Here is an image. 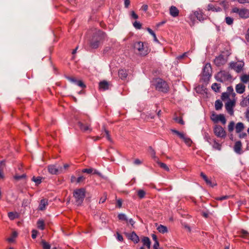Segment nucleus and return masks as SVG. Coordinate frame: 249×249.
Here are the masks:
<instances>
[{
    "label": "nucleus",
    "mask_w": 249,
    "mask_h": 249,
    "mask_svg": "<svg viewBox=\"0 0 249 249\" xmlns=\"http://www.w3.org/2000/svg\"><path fill=\"white\" fill-rule=\"evenodd\" d=\"M145 192L143 190H139L138 191V196H139L140 198H143L145 196Z\"/></svg>",
    "instance_id": "43"
},
{
    "label": "nucleus",
    "mask_w": 249,
    "mask_h": 249,
    "mask_svg": "<svg viewBox=\"0 0 249 249\" xmlns=\"http://www.w3.org/2000/svg\"><path fill=\"white\" fill-rule=\"evenodd\" d=\"M85 178L83 176H80L77 178V183H80L84 181Z\"/></svg>",
    "instance_id": "56"
},
{
    "label": "nucleus",
    "mask_w": 249,
    "mask_h": 249,
    "mask_svg": "<svg viewBox=\"0 0 249 249\" xmlns=\"http://www.w3.org/2000/svg\"><path fill=\"white\" fill-rule=\"evenodd\" d=\"M118 75L122 79H124L127 77V73L125 70L121 69L119 71Z\"/></svg>",
    "instance_id": "26"
},
{
    "label": "nucleus",
    "mask_w": 249,
    "mask_h": 249,
    "mask_svg": "<svg viewBox=\"0 0 249 249\" xmlns=\"http://www.w3.org/2000/svg\"><path fill=\"white\" fill-rule=\"evenodd\" d=\"M241 236L243 238H245L249 235V233L246 230H242L240 231Z\"/></svg>",
    "instance_id": "47"
},
{
    "label": "nucleus",
    "mask_w": 249,
    "mask_h": 249,
    "mask_svg": "<svg viewBox=\"0 0 249 249\" xmlns=\"http://www.w3.org/2000/svg\"><path fill=\"white\" fill-rule=\"evenodd\" d=\"M234 123L233 122H231L228 125V130L229 132H232L234 129Z\"/></svg>",
    "instance_id": "48"
},
{
    "label": "nucleus",
    "mask_w": 249,
    "mask_h": 249,
    "mask_svg": "<svg viewBox=\"0 0 249 249\" xmlns=\"http://www.w3.org/2000/svg\"><path fill=\"white\" fill-rule=\"evenodd\" d=\"M131 17L134 19L138 18V16L133 11L131 12Z\"/></svg>",
    "instance_id": "57"
},
{
    "label": "nucleus",
    "mask_w": 249,
    "mask_h": 249,
    "mask_svg": "<svg viewBox=\"0 0 249 249\" xmlns=\"http://www.w3.org/2000/svg\"><path fill=\"white\" fill-rule=\"evenodd\" d=\"M41 243L43 246V249H50L51 246L48 243L45 241H42ZM53 249H57V248L54 247L53 248Z\"/></svg>",
    "instance_id": "37"
},
{
    "label": "nucleus",
    "mask_w": 249,
    "mask_h": 249,
    "mask_svg": "<svg viewBox=\"0 0 249 249\" xmlns=\"http://www.w3.org/2000/svg\"><path fill=\"white\" fill-rule=\"evenodd\" d=\"M213 147L217 150H220L221 148V145L218 142H217L215 140L213 141Z\"/></svg>",
    "instance_id": "42"
},
{
    "label": "nucleus",
    "mask_w": 249,
    "mask_h": 249,
    "mask_svg": "<svg viewBox=\"0 0 249 249\" xmlns=\"http://www.w3.org/2000/svg\"><path fill=\"white\" fill-rule=\"evenodd\" d=\"M4 167V162L3 161H0V179H3L4 178L3 169Z\"/></svg>",
    "instance_id": "30"
},
{
    "label": "nucleus",
    "mask_w": 249,
    "mask_h": 249,
    "mask_svg": "<svg viewBox=\"0 0 249 249\" xmlns=\"http://www.w3.org/2000/svg\"><path fill=\"white\" fill-rule=\"evenodd\" d=\"M99 89L102 90H106L109 89V83L106 81H103L99 83Z\"/></svg>",
    "instance_id": "19"
},
{
    "label": "nucleus",
    "mask_w": 249,
    "mask_h": 249,
    "mask_svg": "<svg viewBox=\"0 0 249 249\" xmlns=\"http://www.w3.org/2000/svg\"><path fill=\"white\" fill-rule=\"evenodd\" d=\"M229 197V196H224L221 197H217L216 199L218 200H223L224 199H226Z\"/></svg>",
    "instance_id": "60"
},
{
    "label": "nucleus",
    "mask_w": 249,
    "mask_h": 249,
    "mask_svg": "<svg viewBox=\"0 0 249 249\" xmlns=\"http://www.w3.org/2000/svg\"><path fill=\"white\" fill-rule=\"evenodd\" d=\"M245 86L242 83H239L235 86V90L239 94H242L245 91Z\"/></svg>",
    "instance_id": "15"
},
{
    "label": "nucleus",
    "mask_w": 249,
    "mask_h": 249,
    "mask_svg": "<svg viewBox=\"0 0 249 249\" xmlns=\"http://www.w3.org/2000/svg\"><path fill=\"white\" fill-rule=\"evenodd\" d=\"M242 143L240 141H237L235 142L234 146V150L237 153L240 154L241 153Z\"/></svg>",
    "instance_id": "20"
},
{
    "label": "nucleus",
    "mask_w": 249,
    "mask_h": 249,
    "mask_svg": "<svg viewBox=\"0 0 249 249\" xmlns=\"http://www.w3.org/2000/svg\"><path fill=\"white\" fill-rule=\"evenodd\" d=\"M240 104L242 107H249V94L246 97L243 98Z\"/></svg>",
    "instance_id": "16"
},
{
    "label": "nucleus",
    "mask_w": 249,
    "mask_h": 249,
    "mask_svg": "<svg viewBox=\"0 0 249 249\" xmlns=\"http://www.w3.org/2000/svg\"><path fill=\"white\" fill-rule=\"evenodd\" d=\"M244 65V63L242 61L237 62H232L230 63V67L238 73L242 71Z\"/></svg>",
    "instance_id": "9"
},
{
    "label": "nucleus",
    "mask_w": 249,
    "mask_h": 249,
    "mask_svg": "<svg viewBox=\"0 0 249 249\" xmlns=\"http://www.w3.org/2000/svg\"><path fill=\"white\" fill-rule=\"evenodd\" d=\"M215 108L216 110L221 109L223 107V103L220 100H217L215 102Z\"/></svg>",
    "instance_id": "31"
},
{
    "label": "nucleus",
    "mask_w": 249,
    "mask_h": 249,
    "mask_svg": "<svg viewBox=\"0 0 249 249\" xmlns=\"http://www.w3.org/2000/svg\"><path fill=\"white\" fill-rule=\"evenodd\" d=\"M75 84L77 85V86L80 87H82V88L86 87L85 85L81 80H79V81L77 80V81L76 82Z\"/></svg>",
    "instance_id": "54"
},
{
    "label": "nucleus",
    "mask_w": 249,
    "mask_h": 249,
    "mask_svg": "<svg viewBox=\"0 0 249 249\" xmlns=\"http://www.w3.org/2000/svg\"><path fill=\"white\" fill-rule=\"evenodd\" d=\"M235 102L234 100L229 99L225 104V108L227 112L231 115L233 114V108L235 106Z\"/></svg>",
    "instance_id": "10"
},
{
    "label": "nucleus",
    "mask_w": 249,
    "mask_h": 249,
    "mask_svg": "<svg viewBox=\"0 0 249 249\" xmlns=\"http://www.w3.org/2000/svg\"><path fill=\"white\" fill-rule=\"evenodd\" d=\"M117 236L116 238L117 240L119 241L122 242L124 240L123 236L120 234L119 232H117Z\"/></svg>",
    "instance_id": "55"
},
{
    "label": "nucleus",
    "mask_w": 249,
    "mask_h": 249,
    "mask_svg": "<svg viewBox=\"0 0 249 249\" xmlns=\"http://www.w3.org/2000/svg\"><path fill=\"white\" fill-rule=\"evenodd\" d=\"M239 137L240 138V139H242V138H244L245 137H247V134L245 133V132H240L239 133Z\"/></svg>",
    "instance_id": "62"
},
{
    "label": "nucleus",
    "mask_w": 249,
    "mask_h": 249,
    "mask_svg": "<svg viewBox=\"0 0 249 249\" xmlns=\"http://www.w3.org/2000/svg\"><path fill=\"white\" fill-rule=\"evenodd\" d=\"M200 176L203 178V179L205 181L206 183L211 186H213L212 182L210 180H209L206 175H205L203 172L200 173Z\"/></svg>",
    "instance_id": "33"
},
{
    "label": "nucleus",
    "mask_w": 249,
    "mask_h": 249,
    "mask_svg": "<svg viewBox=\"0 0 249 249\" xmlns=\"http://www.w3.org/2000/svg\"><path fill=\"white\" fill-rule=\"evenodd\" d=\"M182 140L184 141L185 144L189 146H190L192 143L191 139L190 138L186 136L185 135L184 136V138L182 139Z\"/></svg>",
    "instance_id": "35"
},
{
    "label": "nucleus",
    "mask_w": 249,
    "mask_h": 249,
    "mask_svg": "<svg viewBox=\"0 0 249 249\" xmlns=\"http://www.w3.org/2000/svg\"><path fill=\"white\" fill-rule=\"evenodd\" d=\"M107 199V196L105 195V196L101 197L99 200V203H104Z\"/></svg>",
    "instance_id": "59"
},
{
    "label": "nucleus",
    "mask_w": 249,
    "mask_h": 249,
    "mask_svg": "<svg viewBox=\"0 0 249 249\" xmlns=\"http://www.w3.org/2000/svg\"><path fill=\"white\" fill-rule=\"evenodd\" d=\"M244 124L241 122L238 123L235 126V131L237 133H239L244 129Z\"/></svg>",
    "instance_id": "22"
},
{
    "label": "nucleus",
    "mask_w": 249,
    "mask_h": 249,
    "mask_svg": "<svg viewBox=\"0 0 249 249\" xmlns=\"http://www.w3.org/2000/svg\"><path fill=\"white\" fill-rule=\"evenodd\" d=\"M86 189L83 188L77 189L73 192V196L75 199V202L77 205H81L86 196Z\"/></svg>",
    "instance_id": "2"
},
{
    "label": "nucleus",
    "mask_w": 249,
    "mask_h": 249,
    "mask_svg": "<svg viewBox=\"0 0 249 249\" xmlns=\"http://www.w3.org/2000/svg\"><path fill=\"white\" fill-rule=\"evenodd\" d=\"M103 129L105 131V132L106 134V137H107V139L109 141H111V137H110V136L109 134V131L107 130L105 128V126L103 127Z\"/></svg>",
    "instance_id": "50"
},
{
    "label": "nucleus",
    "mask_w": 249,
    "mask_h": 249,
    "mask_svg": "<svg viewBox=\"0 0 249 249\" xmlns=\"http://www.w3.org/2000/svg\"><path fill=\"white\" fill-rule=\"evenodd\" d=\"M245 114V117H246V119H247V120L248 121H249V107H248Z\"/></svg>",
    "instance_id": "63"
},
{
    "label": "nucleus",
    "mask_w": 249,
    "mask_h": 249,
    "mask_svg": "<svg viewBox=\"0 0 249 249\" xmlns=\"http://www.w3.org/2000/svg\"><path fill=\"white\" fill-rule=\"evenodd\" d=\"M231 12L234 13L238 14L239 17L241 18H249V9H248L234 7L232 9Z\"/></svg>",
    "instance_id": "5"
},
{
    "label": "nucleus",
    "mask_w": 249,
    "mask_h": 249,
    "mask_svg": "<svg viewBox=\"0 0 249 249\" xmlns=\"http://www.w3.org/2000/svg\"><path fill=\"white\" fill-rule=\"evenodd\" d=\"M211 120L215 123L220 121L223 124L226 123V120L223 114H216L215 113H213L211 116Z\"/></svg>",
    "instance_id": "8"
},
{
    "label": "nucleus",
    "mask_w": 249,
    "mask_h": 249,
    "mask_svg": "<svg viewBox=\"0 0 249 249\" xmlns=\"http://www.w3.org/2000/svg\"><path fill=\"white\" fill-rule=\"evenodd\" d=\"M41 178H40V177H33L32 180L35 182H36V184H38L41 182Z\"/></svg>",
    "instance_id": "45"
},
{
    "label": "nucleus",
    "mask_w": 249,
    "mask_h": 249,
    "mask_svg": "<svg viewBox=\"0 0 249 249\" xmlns=\"http://www.w3.org/2000/svg\"><path fill=\"white\" fill-rule=\"evenodd\" d=\"M149 153L153 159V160L156 162L158 160H159L158 158L156 156V152L151 147H149Z\"/></svg>",
    "instance_id": "29"
},
{
    "label": "nucleus",
    "mask_w": 249,
    "mask_h": 249,
    "mask_svg": "<svg viewBox=\"0 0 249 249\" xmlns=\"http://www.w3.org/2000/svg\"><path fill=\"white\" fill-rule=\"evenodd\" d=\"M169 13L172 17L175 18L178 16L179 11L176 6H171L169 9Z\"/></svg>",
    "instance_id": "14"
},
{
    "label": "nucleus",
    "mask_w": 249,
    "mask_h": 249,
    "mask_svg": "<svg viewBox=\"0 0 249 249\" xmlns=\"http://www.w3.org/2000/svg\"><path fill=\"white\" fill-rule=\"evenodd\" d=\"M175 120L176 122L181 124H184V121L181 117H176L175 118Z\"/></svg>",
    "instance_id": "53"
},
{
    "label": "nucleus",
    "mask_w": 249,
    "mask_h": 249,
    "mask_svg": "<svg viewBox=\"0 0 249 249\" xmlns=\"http://www.w3.org/2000/svg\"><path fill=\"white\" fill-rule=\"evenodd\" d=\"M194 16L200 21H202L206 19L205 16L204 15L203 12L200 10L195 11L194 12Z\"/></svg>",
    "instance_id": "13"
},
{
    "label": "nucleus",
    "mask_w": 249,
    "mask_h": 249,
    "mask_svg": "<svg viewBox=\"0 0 249 249\" xmlns=\"http://www.w3.org/2000/svg\"><path fill=\"white\" fill-rule=\"evenodd\" d=\"M157 230L159 232L163 234L168 232L167 228L166 226L162 225H159L157 228Z\"/></svg>",
    "instance_id": "23"
},
{
    "label": "nucleus",
    "mask_w": 249,
    "mask_h": 249,
    "mask_svg": "<svg viewBox=\"0 0 249 249\" xmlns=\"http://www.w3.org/2000/svg\"><path fill=\"white\" fill-rule=\"evenodd\" d=\"M78 125L80 129L84 132H86L87 131H89L90 132L91 131V128L89 124H85L81 122H79Z\"/></svg>",
    "instance_id": "17"
},
{
    "label": "nucleus",
    "mask_w": 249,
    "mask_h": 249,
    "mask_svg": "<svg viewBox=\"0 0 249 249\" xmlns=\"http://www.w3.org/2000/svg\"><path fill=\"white\" fill-rule=\"evenodd\" d=\"M207 9L208 11H213L216 12H219L221 10V8L219 7H215L212 4H208L207 6Z\"/></svg>",
    "instance_id": "24"
},
{
    "label": "nucleus",
    "mask_w": 249,
    "mask_h": 249,
    "mask_svg": "<svg viewBox=\"0 0 249 249\" xmlns=\"http://www.w3.org/2000/svg\"><path fill=\"white\" fill-rule=\"evenodd\" d=\"M212 68L210 63H207L203 68L202 74L204 77L209 78L212 74Z\"/></svg>",
    "instance_id": "12"
},
{
    "label": "nucleus",
    "mask_w": 249,
    "mask_h": 249,
    "mask_svg": "<svg viewBox=\"0 0 249 249\" xmlns=\"http://www.w3.org/2000/svg\"><path fill=\"white\" fill-rule=\"evenodd\" d=\"M227 59L223 55H219L215 57L214 63L216 66L219 67L224 65L227 62Z\"/></svg>",
    "instance_id": "11"
},
{
    "label": "nucleus",
    "mask_w": 249,
    "mask_h": 249,
    "mask_svg": "<svg viewBox=\"0 0 249 249\" xmlns=\"http://www.w3.org/2000/svg\"><path fill=\"white\" fill-rule=\"evenodd\" d=\"M99 45V40L96 39H93L90 42V46L93 49H96L98 47Z\"/></svg>",
    "instance_id": "27"
},
{
    "label": "nucleus",
    "mask_w": 249,
    "mask_h": 249,
    "mask_svg": "<svg viewBox=\"0 0 249 249\" xmlns=\"http://www.w3.org/2000/svg\"><path fill=\"white\" fill-rule=\"evenodd\" d=\"M241 80L244 83H247L249 81V76H248V74L243 75L241 77Z\"/></svg>",
    "instance_id": "41"
},
{
    "label": "nucleus",
    "mask_w": 249,
    "mask_h": 249,
    "mask_svg": "<svg viewBox=\"0 0 249 249\" xmlns=\"http://www.w3.org/2000/svg\"><path fill=\"white\" fill-rule=\"evenodd\" d=\"M32 237L33 239H35L36 237V236H37V231L34 230L32 231Z\"/></svg>",
    "instance_id": "58"
},
{
    "label": "nucleus",
    "mask_w": 249,
    "mask_h": 249,
    "mask_svg": "<svg viewBox=\"0 0 249 249\" xmlns=\"http://www.w3.org/2000/svg\"><path fill=\"white\" fill-rule=\"evenodd\" d=\"M220 85L216 83H213L212 85V89L216 92H220Z\"/></svg>",
    "instance_id": "32"
},
{
    "label": "nucleus",
    "mask_w": 249,
    "mask_h": 249,
    "mask_svg": "<svg viewBox=\"0 0 249 249\" xmlns=\"http://www.w3.org/2000/svg\"><path fill=\"white\" fill-rule=\"evenodd\" d=\"M128 237L134 243H138L139 242V237L134 231L131 232Z\"/></svg>",
    "instance_id": "18"
},
{
    "label": "nucleus",
    "mask_w": 249,
    "mask_h": 249,
    "mask_svg": "<svg viewBox=\"0 0 249 249\" xmlns=\"http://www.w3.org/2000/svg\"><path fill=\"white\" fill-rule=\"evenodd\" d=\"M48 171L52 175H57L63 171V168L57 164H51L48 166Z\"/></svg>",
    "instance_id": "6"
},
{
    "label": "nucleus",
    "mask_w": 249,
    "mask_h": 249,
    "mask_svg": "<svg viewBox=\"0 0 249 249\" xmlns=\"http://www.w3.org/2000/svg\"><path fill=\"white\" fill-rule=\"evenodd\" d=\"M68 79L71 82L74 83H76V82L77 81V80L74 78V77H68Z\"/></svg>",
    "instance_id": "64"
},
{
    "label": "nucleus",
    "mask_w": 249,
    "mask_h": 249,
    "mask_svg": "<svg viewBox=\"0 0 249 249\" xmlns=\"http://www.w3.org/2000/svg\"><path fill=\"white\" fill-rule=\"evenodd\" d=\"M8 217L11 219V220H14V219L16 218V213H14L13 212H9L8 213Z\"/></svg>",
    "instance_id": "49"
},
{
    "label": "nucleus",
    "mask_w": 249,
    "mask_h": 249,
    "mask_svg": "<svg viewBox=\"0 0 249 249\" xmlns=\"http://www.w3.org/2000/svg\"><path fill=\"white\" fill-rule=\"evenodd\" d=\"M171 132L177 135L179 138L182 140L183 138H184V136H185V134H184L183 132H180L178 130H176L175 129H171Z\"/></svg>",
    "instance_id": "34"
},
{
    "label": "nucleus",
    "mask_w": 249,
    "mask_h": 249,
    "mask_svg": "<svg viewBox=\"0 0 249 249\" xmlns=\"http://www.w3.org/2000/svg\"><path fill=\"white\" fill-rule=\"evenodd\" d=\"M124 0V7L125 8H128L130 5V0Z\"/></svg>",
    "instance_id": "61"
},
{
    "label": "nucleus",
    "mask_w": 249,
    "mask_h": 249,
    "mask_svg": "<svg viewBox=\"0 0 249 249\" xmlns=\"http://www.w3.org/2000/svg\"><path fill=\"white\" fill-rule=\"evenodd\" d=\"M215 79L222 83H231L233 79L231 74L227 71H220L214 76Z\"/></svg>",
    "instance_id": "1"
},
{
    "label": "nucleus",
    "mask_w": 249,
    "mask_h": 249,
    "mask_svg": "<svg viewBox=\"0 0 249 249\" xmlns=\"http://www.w3.org/2000/svg\"><path fill=\"white\" fill-rule=\"evenodd\" d=\"M142 242L144 246H146L148 249H150L151 241L148 237H144L142 239Z\"/></svg>",
    "instance_id": "25"
},
{
    "label": "nucleus",
    "mask_w": 249,
    "mask_h": 249,
    "mask_svg": "<svg viewBox=\"0 0 249 249\" xmlns=\"http://www.w3.org/2000/svg\"><path fill=\"white\" fill-rule=\"evenodd\" d=\"M48 200L45 199H41L38 207L39 210L43 211L46 209V206L48 205Z\"/></svg>",
    "instance_id": "21"
},
{
    "label": "nucleus",
    "mask_w": 249,
    "mask_h": 249,
    "mask_svg": "<svg viewBox=\"0 0 249 249\" xmlns=\"http://www.w3.org/2000/svg\"><path fill=\"white\" fill-rule=\"evenodd\" d=\"M157 90L162 92H167L169 89L167 83L160 78L157 79L154 83Z\"/></svg>",
    "instance_id": "4"
},
{
    "label": "nucleus",
    "mask_w": 249,
    "mask_h": 249,
    "mask_svg": "<svg viewBox=\"0 0 249 249\" xmlns=\"http://www.w3.org/2000/svg\"><path fill=\"white\" fill-rule=\"evenodd\" d=\"M147 31L149 32V33L152 35V36H153V38H154V40L156 42H158V40L156 37V34H155V33L152 31V29H151L150 28H147Z\"/></svg>",
    "instance_id": "40"
},
{
    "label": "nucleus",
    "mask_w": 249,
    "mask_h": 249,
    "mask_svg": "<svg viewBox=\"0 0 249 249\" xmlns=\"http://www.w3.org/2000/svg\"><path fill=\"white\" fill-rule=\"evenodd\" d=\"M134 27L137 29H140L142 28V24L140 22L135 21L133 24Z\"/></svg>",
    "instance_id": "46"
},
{
    "label": "nucleus",
    "mask_w": 249,
    "mask_h": 249,
    "mask_svg": "<svg viewBox=\"0 0 249 249\" xmlns=\"http://www.w3.org/2000/svg\"><path fill=\"white\" fill-rule=\"evenodd\" d=\"M214 134L219 138H225L226 136V132L223 128L219 125H215L213 128Z\"/></svg>",
    "instance_id": "7"
},
{
    "label": "nucleus",
    "mask_w": 249,
    "mask_h": 249,
    "mask_svg": "<svg viewBox=\"0 0 249 249\" xmlns=\"http://www.w3.org/2000/svg\"><path fill=\"white\" fill-rule=\"evenodd\" d=\"M225 21L228 25H231L232 24L233 19L230 17H227L225 18Z\"/></svg>",
    "instance_id": "44"
},
{
    "label": "nucleus",
    "mask_w": 249,
    "mask_h": 249,
    "mask_svg": "<svg viewBox=\"0 0 249 249\" xmlns=\"http://www.w3.org/2000/svg\"><path fill=\"white\" fill-rule=\"evenodd\" d=\"M229 98V94L227 92H224L222 94L221 99L222 100H224Z\"/></svg>",
    "instance_id": "51"
},
{
    "label": "nucleus",
    "mask_w": 249,
    "mask_h": 249,
    "mask_svg": "<svg viewBox=\"0 0 249 249\" xmlns=\"http://www.w3.org/2000/svg\"><path fill=\"white\" fill-rule=\"evenodd\" d=\"M156 162L160 166V167L163 169H164L165 170L167 171H169V167L167 166V165L164 163L160 162L159 160H158Z\"/></svg>",
    "instance_id": "36"
},
{
    "label": "nucleus",
    "mask_w": 249,
    "mask_h": 249,
    "mask_svg": "<svg viewBox=\"0 0 249 249\" xmlns=\"http://www.w3.org/2000/svg\"><path fill=\"white\" fill-rule=\"evenodd\" d=\"M37 227L38 229L43 230L44 229V222L42 220H39L37 223Z\"/></svg>",
    "instance_id": "39"
},
{
    "label": "nucleus",
    "mask_w": 249,
    "mask_h": 249,
    "mask_svg": "<svg viewBox=\"0 0 249 249\" xmlns=\"http://www.w3.org/2000/svg\"><path fill=\"white\" fill-rule=\"evenodd\" d=\"M26 178L25 174H22V175H16L14 177V178L16 180H20L21 179L24 178Z\"/></svg>",
    "instance_id": "52"
},
{
    "label": "nucleus",
    "mask_w": 249,
    "mask_h": 249,
    "mask_svg": "<svg viewBox=\"0 0 249 249\" xmlns=\"http://www.w3.org/2000/svg\"><path fill=\"white\" fill-rule=\"evenodd\" d=\"M118 217L119 220L122 221H125L126 222L128 221V219L126 217V215L124 213H120L118 215Z\"/></svg>",
    "instance_id": "38"
},
{
    "label": "nucleus",
    "mask_w": 249,
    "mask_h": 249,
    "mask_svg": "<svg viewBox=\"0 0 249 249\" xmlns=\"http://www.w3.org/2000/svg\"><path fill=\"white\" fill-rule=\"evenodd\" d=\"M83 173H86L88 174H99V172L96 170H94L93 168L84 169L82 170Z\"/></svg>",
    "instance_id": "28"
},
{
    "label": "nucleus",
    "mask_w": 249,
    "mask_h": 249,
    "mask_svg": "<svg viewBox=\"0 0 249 249\" xmlns=\"http://www.w3.org/2000/svg\"><path fill=\"white\" fill-rule=\"evenodd\" d=\"M134 47L135 50L138 51V54L142 56L147 55L149 52L147 44L141 41L136 42Z\"/></svg>",
    "instance_id": "3"
}]
</instances>
